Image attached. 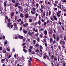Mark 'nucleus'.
Listing matches in <instances>:
<instances>
[{
	"label": "nucleus",
	"instance_id": "obj_7",
	"mask_svg": "<svg viewBox=\"0 0 66 66\" xmlns=\"http://www.w3.org/2000/svg\"><path fill=\"white\" fill-rule=\"evenodd\" d=\"M28 26V23H26L25 24H23V26L24 27H27Z\"/></svg>",
	"mask_w": 66,
	"mask_h": 66
},
{
	"label": "nucleus",
	"instance_id": "obj_35",
	"mask_svg": "<svg viewBox=\"0 0 66 66\" xmlns=\"http://www.w3.org/2000/svg\"><path fill=\"white\" fill-rule=\"evenodd\" d=\"M11 16H13L14 15V12H12L11 14Z\"/></svg>",
	"mask_w": 66,
	"mask_h": 66
},
{
	"label": "nucleus",
	"instance_id": "obj_25",
	"mask_svg": "<svg viewBox=\"0 0 66 66\" xmlns=\"http://www.w3.org/2000/svg\"><path fill=\"white\" fill-rule=\"evenodd\" d=\"M23 51L24 52H25V53H27V52H28V51H27V50L25 49H23Z\"/></svg>",
	"mask_w": 66,
	"mask_h": 66
},
{
	"label": "nucleus",
	"instance_id": "obj_2",
	"mask_svg": "<svg viewBox=\"0 0 66 66\" xmlns=\"http://www.w3.org/2000/svg\"><path fill=\"white\" fill-rule=\"evenodd\" d=\"M7 27L9 28H10V27H11V28H13V25H12V24L10 22H9L8 23V24L7 26Z\"/></svg>",
	"mask_w": 66,
	"mask_h": 66
},
{
	"label": "nucleus",
	"instance_id": "obj_43",
	"mask_svg": "<svg viewBox=\"0 0 66 66\" xmlns=\"http://www.w3.org/2000/svg\"><path fill=\"white\" fill-rule=\"evenodd\" d=\"M53 44H55L56 43V41H55V40H54L53 41Z\"/></svg>",
	"mask_w": 66,
	"mask_h": 66
},
{
	"label": "nucleus",
	"instance_id": "obj_30",
	"mask_svg": "<svg viewBox=\"0 0 66 66\" xmlns=\"http://www.w3.org/2000/svg\"><path fill=\"white\" fill-rule=\"evenodd\" d=\"M14 30H18V28L17 27H15L14 28Z\"/></svg>",
	"mask_w": 66,
	"mask_h": 66
},
{
	"label": "nucleus",
	"instance_id": "obj_31",
	"mask_svg": "<svg viewBox=\"0 0 66 66\" xmlns=\"http://www.w3.org/2000/svg\"><path fill=\"white\" fill-rule=\"evenodd\" d=\"M50 42H53V39L51 38H50Z\"/></svg>",
	"mask_w": 66,
	"mask_h": 66
},
{
	"label": "nucleus",
	"instance_id": "obj_8",
	"mask_svg": "<svg viewBox=\"0 0 66 66\" xmlns=\"http://www.w3.org/2000/svg\"><path fill=\"white\" fill-rule=\"evenodd\" d=\"M36 17H35L34 16H33L32 17V19L34 21H35L37 19H36Z\"/></svg>",
	"mask_w": 66,
	"mask_h": 66
},
{
	"label": "nucleus",
	"instance_id": "obj_47",
	"mask_svg": "<svg viewBox=\"0 0 66 66\" xmlns=\"http://www.w3.org/2000/svg\"><path fill=\"white\" fill-rule=\"evenodd\" d=\"M35 46L36 47H38V46H39V45H38V44H36Z\"/></svg>",
	"mask_w": 66,
	"mask_h": 66
},
{
	"label": "nucleus",
	"instance_id": "obj_28",
	"mask_svg": "<svg viewBox=\"0 0 66 66\" xmlns=\"http://www.w3.org/2000/svg\"><path fill=\"white\" fill-rule=\"evenodd\" d=\"M4 12L6 14V13H7L8 11H7L5 9L4 10Z\"/></svg>",
	"mask_w": 66,
	"mask_h": 66
},
{
	"label": "nucleus",
	"instance_id": "obj_53",
	"mask_svg": "<svg viewBox=\"0 0 66 66\" xmlns=\"http://www.w3.org/2000/svg\"><path fill=\"white\" fill-rule=\"evenodd\" d=\"M40 36L41 37V38H43V35L42 34H40Z\"/></svg>",
	"mask_w": 66,
	"mask_h": 66
},
{
	"label": "nucleus",
	"instance_id": "obj_50",
	"mask_svg": "<svg viewBox=\"0 0 66 66\" xmlns=\"http://www.w3.org/2000/svg\"><path fill=\"white\" fill-rule=\"evenodd\" d=\"M57 59L58 61H60V56H58Z\"/></svg>",
	"mask_w": 66,
	"mask_h": 66
},
{
	"label": "nucleus",
	"instance_id": "obj_40",
	"mask_svg": "<svg viewBox=\"0 0 66 66\" xmlns=\"http://www.w3.org/2000/svg\"><path fill=\"white\" fill-rule=\"evenodd\" d=\"M53 37L54 39H55L56 37H55V34H53Z\"/></svg>",
	"mask_w": 66,
	"mask_h": 66
},
{
	"label": "nucleus",
	"instance_id": "obj_63",
	"mask_svg": "<svg viewBox=\"0 0 66 66\" xmlns=\"http://www.w3.org/2000/svg\"><path fill=\"white\" fill-rule=\"evenodd\" d=\"M28 51L30 52H31V49H28Z\"/></svg>",
	"mask_w": 66,
	"mask_h": 66
},
{
	"label": "nucleus",
	"instance_id": "obj_23",
	"mask_svg": "<svg viewBox=\"0 0 66 66\" xmlns=\"http://www.w3.org/2000/svg\"><path fill=\"white\" fill-rule=\"evenodd\" d=\"M4 6H6L7 5V4L6 3H7V2H6V1H5L4 2Z\"/></svg>",
	"mask_w": 66,
	"mask_h": 66
},
{
	"label": "nucleus",
	"instance_id": "obj_57",
	"mask_svg": "<svg viewBox=\"0 0 66 66\" xmlns=\"http://www.w3.org/2000/svg\"><path fill=\"white\" fill-rule=\"evenodd\" d=\"M65 64H66L65 62H64V63H63V66H66V65H65Z\"/></svg>",
	"mask_w": 66,
	"mask_h": 66
},
{
	"label": "nucleus",
	"instance_id": "obj_33",
	"mask_svg": "<svg viewBox=\"0 0 66 66\" xmlns=\"http://www.w3.org/2000/svg\"><path fill=\"white\" fill-rule=\"evenodd\" d=\"M4 45H6L7 44V41H5L4 42Z\"/></svg>",
	"mask_w": 66,
	"mask_h": 66
},
{
	"label": "nucleus",
	"instance_id": "obj_16",
	"mask_svg": "<svg viewBox=\"0 0 66 66\" xmlns=\"http://www.w3.org/2000/svg\"><path fill=\"white\" fill-rule=\"evenodd\" d=\"M23 24V21H21V23H19V24L20 25V26H21V24Z\"/></svg>",
	"mask_w": 66,
	"mask_h": 66
},
{
	"label": "nucleus",
	"instance_id": "obj_26",
	"mask_svg": "<svg viewBox=\"0 0 66 66\" xmlns=\"http://www.w3.org/2000/svg\"><path fill=\"white\" fill-rule=\"evenodd\" d=\"M29 21L30 22H32V19H29Z\"/></svg>",
	"mask_w": 66,
	"mask_h": 66
},
{
	"label": "nucleus",
	"instance_id": "obj_49",
	"mask_svg": "<svg viewBox=\"0 0 66 66\" xmlns=\"http://www.w3.org/2000/svg\"><path fill=\"white\" fill-rule=\"evenodd\" d=\"M43 0H41L40 1V3H42L43 2Z\"/></svg>",
	"mask_w": 66,
	"mask_h": 66
},
{
	"label": "nucleus",
	"instance_id": "obj_44",
	"mask_svg": "<svg viewBox=\"0 0 66 66\" xmlns=\"http://www.w3.org/2000/svg\"><path fill=\"white\" fill-rule=\"evenodd\" d=\"M39 35V34H38V32L37 34H35L36 36H38Z\"/></svg>",
	"mask_w": 66,
	"mask_h": 66
},
{
	"label": "nucleus",
	"instance_id": "obj_45",
	"mask_svg": "<svg viewBox=\"0 0 66 66\" xmlns=\"http://www.w3.org/2000/svg\"><path fill=\"white\" fill-rule=\"evenodd\" d=\"M18 6V3H16L15 4V7H17Z\"/></svg>",
	"mask_w": 66,
	"mask_h": 66
},
{
	"label": "nucleus",
	"instance_id": "obj_17",
	"mask_svg": "<svg viewBox=\"0 0 66 66\" xmlns=\"http://www.w3.org/2000/svg\"><path fill=\"white\" fill-rule=\"evenodd\" d=\"M32 10L34 12H35L36 11V8L34 7H33L32 8Z\"/></svg>",
	"mask_w": 66,
	"mask_h": 66
},
{
	"label": "nucleus",
	"instance_id": "obj_52",
	"mask_svg": "<svg viewBox=\"0 0 66 66\" xmlns=\"http://www.w3.org/2000/svg\"><path fill=\"white\" fill-rule=\"evenodd\" d=\"M51 57L52 59H53L54 58V55H52L51 56Z\"/></svg>",
	"mask_w": 66,
	"mask_h": 66
},
{
	"label": "nucleus",
	"instance_id": "obj_48",
	"mask_svg": "<svg viewBox=\"0 0 66 66\" xmlns=\"http://www.w3.org/2000/svg\"><path fill=\"white\" fill-rule=\"evenodd\" d=\"M21 20V19H19V20H18L17 21H18V22H20V21Z\"/></svg>",
	"mask_w": 66,
	"mask_h": 66
},
{
	"label": "nucleus",
	"instance_id": "obj_20",
	"mask_svg": "<svg viewBox=\"0 0 66 66\" xmlns=\"http://www.w3.org/2000/svg\"><path fill=\"white\" fill-rule=\"evenodd\" d=\"M32 61L31 60H29V62H28V66H29V65H28V64L30 65V63H31Z\"/></svg>",
	"mask_w": 66,
	"mask_h": 66
},
{
	"label": "nucleus",
	"instance_id": "obj_3",
	"mask_svg": "<svg viewBox=\"0 0 66 66\" xmlns=\"http://www.w3.org/2000/svg\"><path fill=\"white\" fill-rule=\"evenodd\" d=\"M45 4L46 5H50V3L49 2H47V1H45Z\"/></svg>",
	"mask_w": 66,
	"mask_h": 66
},
{
	"label": "nucleus",
	"instance_id": "obj_60",
	"mask_svg": "<svg viewBox=\"0 0 66 66\" xmlns=\"http://www.w3.org/2000/svg\"><path fill=\"white\" fill-rule=\"evenodd\" d=\"M36 6H37V7H38V6H39V5H38V4H36Z\"/></svg>",
	"mask_w": 66,
	"mask_h": 66
},
{
	"label": "nucleus",
	"instance_id": "obj_55",
	"mask_svg": "<svg viewBox=\"0 0 66 66\" xmlns=\"http://www.w3.org/2000/svg\"><path fill=\"white\" fill-rule=\"evenodd\" d=\"M7 20L8 22H10V21H11V19H8Z\"/></svg>",
	"mask_w": 66,
	"mask_h": 66
},
{
	"label": "nucleus",
	"instance_id": "obj_12",
	"mask_svg": "<svg viewBox=\"0 0 66 66\" xmlns=\"http://www.w3.org/2000/svg\"><path fill=\"white\" fill-rule=\"evenodd\" d=\"M53 17L54 20L56 21H57V18H56V16H55V15H54L53 16Z\"/></svg>",
	"mask_w": 66,
	"mask_h": 66
},
{
	"label": "nucleus",
	"instance_id": "obj_42",
	"mask_svg": "<svg viewBox=\"0 0 66 66\" xmlns=\"http://www.w3.org/2000/svg\"><path fill=\"white\" fill-rule=\"evenodd\" d=\"M32 42H33V43L34 44H35L36 41L35 40H33Z\"/></svg>",
	"mask_w": 66,
	"mask_h": 66
},
{
	"label": "nucleus",
	"instance_id": "obj_56",
	"mask_svg": "<svg viewBox=\"0 0 66 66\" xmlns=\"http://www.w3.org/2000/svg\"><path fill=\"white\" fill-rule=\"evenodd\" d=\"M18 7L19 9H22V6H18Z\"/></svg>",
	"mask_w": 66,
	"mask_h": 66
},
{
	"label": "nucleus",
	"instance_id": "obj_11",
	"mask_svg": "<svg viewBox=\"0 0 66 66\" xmlns=\"http://www.w3.org/2000/svg\"><path fill=\"white\" fill-rule=\"evenodd\" d=\"M20 16L21 18H22L24 17V16L23 14H22V13H20Z\"/></svg>",
	"mask_w": 66,
	"mask_h": 66
},
{
	"label": "nucleus",
	"instance_id": "obj_34",
	"mask_svg": "<svg viewBox=\"0 0 66 66\" xmlns=\"http://www.w3.org/2000/svg\"><path fill=\"white\" fill-rule=\"evenodd\" d=\"M47 23L46 22H45L44 23V26H46V25H47Z\"/></svg>",
	"mask_w": 66,
	"mask_h": 66
},
{
	"label": "nucleus",
	"instance_id": "obj_13",
	"mask_svg": "<svg viewBox=\"0 0 66 66\" xmlns=\"http://www.w3.org/2000/svg\"><path fill=\"white\" fill-rule=\"evenodd\" d=\"M56 14L58 17H59L61 16V14H60V13H57Z\"/></svg>",
	"mask_w": 66,
	"mask_h": 66
},
{
	"label": "nucleus",
	"instance_id": "obj_58",
	"mask_svg": "<svg viewBox=\"0 0 66 66\" xmlns=\"http://www.w3.org/2000/svg\"><path fill=\"white\" fill-rule=\"evenodd\" d=\"M34 23H31L30 24V25L31 26H33V25H34Z\"/></svg>",
	"mask_w": 66,
	"mask_h": 66
},
{
	"label": "nucleus",
	"instance_id": "obj_54",
	"mask_svg": "<svg viewBox=\"0 0 66 66\" xmlns=\"http://www.w3.org/2000/svg\"><path fill=\"white\" fill-rule=\"evenodd\" d=\"M35 52H39V51L38 50H37L35 51Z\"/></svg>",
	"mask_w": 66,
	"mask_h": 66
},
{
	"label": "nucleus",
	"instance_id": "obj_5",
	"mask_svg": "<svg viewBox=\"0 0 66 66\" xmlns=\"http://www.w3.org/2000/svg\"><path fill=\"white\" fill-rule=\"evenodd\" d=\"M17 36H18L19 38H20V39H23V37L22 36H21L20 35H17Z\"/></svg>",
	"mask_w": 66,
	"mask_h": 66
},
{
	"label": "nucleus",
	"instance_id": "obj_9",
	"mask_svg": "<svg viewBox=\"0 0 66 66\" xmlns=\"http://www.w3.org/2000/svg\"><path fill=\"white\" fill-rule=\"evenodd\" d=\"M28 35H30V36H33V35H32V34L31 33V31H29L28 32Z\"/></svg>",
	"mask_w": 66,
	"mask_h": 66
},
{
	"label": "nucleus",
	"instance_id": "obj_39",
	"mask_svg": "<svg viewBox=\"0 0 66 66\" xmlns=\"http://www.w3.org/2000/svg\"><path fill=\"white\" fill-rule=\"evenodd\" d=\"M44 38H48V36H44Z\"/></svg>",
	"mask_w": 66,
	"mask_h": 66
},
{
	"label": "nucleus",
	"instance_id": "obj_41",
	"mask_svg": "<svg viewBox=\"0 0 66 66\" xmlns=\"http://www.w3.org/2000/svg\"><path fill=\"white\" fill-rule=\"evenodd\" d=\"M31 53H32V54H34V55L35 54V52H34L33 51H32L31 52Z\"/></svg>",
	"mask_w": 66,
	"mask_h": 66
},
{
	"label": "nucleus",
	"instance_id": "obj_62",
	"mask_svg": "<svg viewBox=\"0 0 66 66\" xmlns=\"http://www.w3.org/2000/svg\"><path fill=\"white\" fill-rule=\"evenodd\" d=\"M40 12H42V13H43V10L40 9Z\"/></svg>",
	"mask_w": 66,
	"mask_h": 66
},
{
	"label": "nucleus",
	"instance_id": "obj_64",
	"mask_svg": "<svg viewBox=\"0 0 66 66\" xmlns=\"http://www.w3.org/2000/svg\"><path fill=\"white\" fill-rule=\"evenodd\" d=\"M30 49H32L33 48V46H30Z\"/></svg>",
	"mask_w": 66,
	"mask_h": 66
},
{
	"label": "nucleus",
	"instance_id": "obj_61",
	"mask_svg": "<svg viewBox=\"0 0 66 66\" xmlns=\"http://www.w3.org/2000/svg\"><path fill=\"white\" fill-rule=\"evenodd\" d=\"M12 1L13 3H15V0H12Z\"/></svg>",
	"mask_w": 66,
	"mask_h": 66
},
{
	"label": "nucleus",
	"instance_id": "obj_19",
	"mask_svg": "<svg viewBox=\"0 0 66 66\" xmlns=\"http://www.w3.org/2000/svg\"><path fill=\"white\" fill-rule=\"evenodd\" d=\"M23 32L24 34H27V33H28V32H27V31L25 30H23Z\"/></svg>",
	"mask_w": 66,
	"mask_h": 66
},
{
	"label": "nucleus",
	"instance_id": "obj_6",
	"mask_svg": "<svg viewBox=\"0 0 66 66\" xmlns=\"http://www.w3.org/2000/svg\"><path fill=\"white\" fill-rule=\"evenodd\" d=\"M18 17L17 16H15L14 18V22H17V19H18Z\"/></svg>",
	"mask_w": 66,
	"mask_h": 66
},
{
	"label": "nucleus",
	"instance_id": "obj_24",
	"mask_svg": "<svg viewBox=\"0 0 66 66\" xmlns=\"http://www.w3.org/2000/svg\"><path fill=\"white\" fill-rule=\"evenodd\" d=\"M6 50L8 52H10V48H9H9H6Z\"/></svg>",
	"mask_w": 66,
	"mask_h": 66
},
{
	"label": "nucleus",
	"instance_id": "obj_59",
	"mask_svg": "<svg viewBox=\"0 0 66 66\" xmlns=\"http://www.w3.org/2000/svg\"><path fill=\"white\" fill-rule=\"evenodd\" d=\"M57 13H62V12L61 11V10H60L58 11Z\"/></svg>",
	"mask_w": 66,
	"mask_h": 66
},
{
	"label": "nucleus",
	"instance_id": "obj_32",
	"mask_svg": "<svg viewBox=\"0 0 66 66\" xmlns=\"http://www.w3.org/2000/svg\"><path fill=\"white\" fill-rule=\"evenodd\" d=\"M38 24L39 25H40V24H41V22L40 20L38 21Z\"/></svg>",
	"mask_w": 66,
	"mask_h": 66
},
{
	"label": "nucleus",
	"instance_id": "obj_51",
	"mask_svg": "<svg viewBox=\"0 0 66 66\" xmlns=\"http://www.w3.org/2000/svg\"><path fill=\"white\" fill-rule=\"evenodd\" d=\"M40 49H43V46L41 45H40Z\"/></svg>",
	"mask_w": 66,
	"mask_h": 66
},
{
	"label": "nucleus",
	"instance_id": "obj_15",
	"mask_svg": "<svg viewBox=\"0 0 66 66\" xmlns=\"http://www.w3.org/2000/svg\"><path fill=\"white\" fill-rule=\"evenodd\" d=\"M17 35H19V34H17L16 36H15V39H18V38H19V37H18V36H17Z\"/></svg>",
	"mask_w": 66,
	"mask_h": 66
},
{
	"label": "nucleus",
	"instance_id": "obj_22",
	"mask_svg": "<svg viewBox=\"0 0 66 66\" xmlns=\"http://www.w3.org/2000/svg\"><path fill=\"white\" fill-rule=\"evenodd\" d=\"M13 26L14 27H16L17 26V25L16 24V23H13Z\"/></svg>",
	"mask_w": 66,
	"mask_h": 66
},
{
	"label": "nucleus",
	"instance_id": "obj_14",
	"mask_svg": "<svg viewBox=\"0 0 66 66\" xmlns=\"http://www.w3.org/2000/svg\"><path fill=\"white\" fill-rule=\"evenodd\" d=\"M35 11H31V14H32L33 15H34V14H35Z\"/></svg>",
	"mask_w": 66,
	"mask_h": 66
},
{
	"label": "nucleus",
	"instance_id": "obj_37",
	"mask_svg": "<svg viewBox=\"0 0 66 66\" xmlns=\"http://www.w3.org/2000/svg\"><path fill=\"white\" fill-rule=\"evenodd\" d=\"M54 61H56L57 60V57H55L54 58Z\"/></svg>",
	"mask_w": 66,
	"mask_h": 66
},
{
	"label": "nucleus",
	"instance_id": "obj_18",
	"mask_svg": "<svg viewBox=\"0 0 66 66\" xmlns=\"http://www.w3.org/2000/svg\"><path fill=\"white\" fill-rule=\"evenodd\" d=\"M44 5L42 4H41V9L43 10V9H44Z\"/></svg>",
	"mask_w": 66,
	"mask_h": 66
},
{
	"label": "nucleus",
	"instance_id": "obj_27",
	"mask_svg": "<svg viewBox=\"0 0 66 66\" xmlns=\"http://www.w3.org/2000/svg\"><path fill=\"white\" fill-rule=\"evenodd\" d=\"M43 31V29L41 28L39 30V33H41V32Z\"/></svg>",
	"mask_w": 66,
	"mask_h": 66
},
{
	"label": "nucleus",
	"instance_id": "obj_4",
	"mask_svg": "<svg viewBox=\"0 0 66 66\" xmlns=\"http://www.w3.org/2000/svg\"><path fill=\"white\" fill-rule=\"evenodd\" d=\"M24 16L25 18H28L29 17V14L28 13H26L24 15Z\"/></svg>",
	"mask_w": 66,
	"mask_h": 66
},
{
	"label": "nucleus",
	"instance_id": "obj_1",
	"mask_svg": "<svg viewBox=\"0 0 66 66\" xmlns=\"http://www.w3.org/2000/svg\"><path fill=\"white\" fill-rule=\"evenodd\" d=\"M0 11L1 12V13H0V14H1V15L2 14L3 15L4 14V13L3 12V7L1 6L0 7Z\"/></svg>",
	"mask_w": 66,
	"mask_h": 66
},
{
	"label": "nucleus",
	"instance_id": "obj_29",
	"mask_svg": "<svg viewBox=\"0 0 66 66\" xmlns=\"http://www.w3.org/2000/svg\"><path fill=\"white\" fill-rule=\"evenodd\" d=\"M2 52L3 53H6V51L5 50H3L2 51Z\"/></svg>",
	"mask_w": 66,
	"mask_h": 66
},
{
	"label": "nucleus",
	"instance_id": "obj_38",
	"mask_svg": "<svg viewBox=\"0 0 66 66\" xmlns=\"http://www.w3.org/2000/svg\"><path fill=\"white\" fill-rule=\"evenodd\" d=\"M51 11H49V16H50L51 15Z\"/></svg>",
	"mask_w": 66,
	"mask_h": 66
},
{
	"label": "nucleus",
	"instance_id": "obj_10",
	"mask_svg": "<svg viewBox=\"0 0 66 66\" xmlns=\"http://www.w3.org/2000/svg\"><path fill=\"white\" fill-rule=\"evenodd\" d=\"M60 38L58 36H57L56 37V42H59V39Z\"/></svg>",
	"mask_w": 66,
	"mask_h": 66
},
{
	"label": "nucleus",
	"instance_id": "obj_21",
	"mask_svg": "<svg viewBox=\"0 0 66 66\" xmlns=\"http://www.w3.org/2000/svg\"><path fill=\"white\" fill-rule=\"evenodd\" d=\"M44 34L45 35H47V30H46L44 31Z\"/></svg>",
	"mask_w": 66,
	"mask_h": 66
},
{
	"label": "nucleus",
	"instance_id": "obj_36",
	"mask_svg": "<svg viewBox=\"0 0 66 66\" xmlns=\"http://www.w3.org/2000/svg\"><path fill=\"white\" fill-rule=\"evenodd\" d=\"M63 38H64V39L65 41H66V37L65 36H63Z\"/></svg>",
	"mask_w": 66,
	"mask_h": 66
},
{
	"label": "nucleus",
	"instance_id": "obj_46",
	"mask_svg": "<svg viewBox=\"0 0 66 66\" xmlns=\"http://www.w3.org/2000/svg\"><path fill=\"white\" fill-rule=\"evenodd\" d=\"M35 15H36V17L37 18V17L38 16V14L37 13H36L35 14Z\"/></svg>",
	"mask_w": 66,
	"mask_h": 66
}]
</instances>
